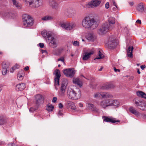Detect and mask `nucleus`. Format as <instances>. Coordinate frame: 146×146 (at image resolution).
Wrapping results in <instances>:
<instances>
[{
	"mask_svg": "<svg viewBox=\"0 0 146 146\" xmlns=\"http://www.w3.org/2000/svg\"><path fill=\"white\" fill-rule=\"evenodd\" d=\"M108 21L109 23L107 22L104 23L99 29L98 32L100 35L104 34L114 27V24L115 23V18L113 17H110Z\"/></svg>",
	"mask_w": 146,
	"mask_h": 146,
	"instance_id": "1",
	"label": "nucleus"
},
{
	"mask_svg": "<svg viewBox=\"0 0 146 146\" xmlns=\"http://www.w3.org/2000/svg\"><path fill=\"white\" fill-rule=\"evenodd\" d=\"M82 23L83 27L86 29H95L98 26L96 21L89 17H85L82 21Z\"/></svg>",
	"mask_w": 146,
	"mask_h": 146,
	"instance_id": "2",
	"label": "nucleus"
},
{
	"mask_svg": "<svg viewBox=\"0 0 146 146\" xmlns=\"http://www.w3.org/2000/svg\"><path fill=\"white\" fill-rule=\"evenodd\" d=\"M42 36L45 38L48 39L49 41L48 44L50 46L54 48H56L57 46V44L54 38L52 37L53 33L50 31H44L42 32Z\"/></svg>",
	"mask_w": 146,
	"mask_h": 146,
	"instance_id": "3",
	"label": "nucleus"
},
{
	"mask_svg": "<svg viewBox=\"0 0 146 146\" xmlns=\"http://www.w3.org/2000/svg\"><path fill=\"white\" fill-rule=\"evenodd\" d=\"M35 98L36 104V106L35 107H31L29 109V110L30 112H33V111L36 110L38 109L39 104L44 102V98L41 95L37 94L35 96Z\"/></svg>",
	"mask_w": 146,
	"mask_h": 146,
	"instance_id": "4",
	"label": "nucleus"
},
{
	"mask_svg": "<svg viewBox=\"0 0 146 146\" xmlns=\"http://www.w3.org/2000/svg\"><path fill=\"white\" fill-rule=\"evenodd\" d=\"M23 23L25 27H30L33 25L34 21L33 19L27 14H24L22 16Z\"/></svg>",
	"mask_w": 146,
	"mask_h": 146,
	"instance_id": "5",
	"label": "nucleus"
},
{
	"mask_svg": "<svg viewBox=\"0 0 146 146\" xmlns=\"http://www.w3.org/2000/svg\"><path fill=\"white\" fill-rule=\"evenodd\" d=\"M94 98H96L102 99L105 98L106 99L111 98H113L112 95L108 92H98L96 93L94 95Z\"/></svg>",
	"mask_w": 146,
	"mask_h": 146,
	"instance_id": "6",
	"label": "nucleus"
},
{
	"mask_svg": "<svg viewBox=\"0 0 146 146\" xmlns=\"http://www.w3.org/2000/svg\"><path fill=\"white\" fill-rule=\"evenodd\" d=\"M60 26L62 28L66 30H71L73 29L76 26L75 24L73 22L60 23Z\"/></svg>",
	"mask_w": 146,
	"mask_h": 146,
	"instance_id": "7",
	"label": "nucleus"
},
{
	"mask_svg": "<svg viewBox=\"0 0 146 146\" xmlns=\"http://www.w3.org/2000/svg\"><path fill=\"white\" fill-rule=\"evenodd\" d=\"M68 84V82L67 80L64 79L62 81L59 92V95L61 96H64L66 91L67 87Z\"/></svg>",
	"mask_w": 146,
	"mask_h": 146,
	"instance_id": "8",
	"label": "nucleus"
},
{
	"mask_svg": "<svg viewBox=\"0 0 146 146\" xmlns=\"http://www.w3.org/2000/svg\"><path fill=\"white\" fill-rule=\"evenodd\" d=\"M101 0H93L83 6L84 8H94L98 6L100 3Z\"/></svg>",
	"mask_w": 146,
	"mask_h": 146,
	"instance_id": "9",
	"label": "nucleus"
},
{
	"mask_svg": "<svg viewBox=\"0 0 146 146\" xmlns=\"http://www.w3.org/2000/svg\"><path fill=\"white\" fill-rule=\"evenodd\" d=\"M134 103L135 106L141 110H146V104L143 102L134 99Z\"/></svg>",
	"mask_w": 146,
	"mask_h": 146,
	"instance_id": "10",
	"label": "nucleus"
},
{
	"mask_svg": "<svg viewBox=\"0 0 146 146\" xmlns=\"http://www.w3.org/2000/svg\"><path fill=\"white\" fill-rule=\"evenodd\" d=\"M116 40L113 36L110 37L108 40V47L111 49L114 48L117 45Z\"/></svg>",
	"mask_w": 146,
	"mask_h": 146,
	"instance_id": "11",
	"label": "nucleus"
},
{
	"mask_svg": "<svg viewBox=\"0 0 146 146\" xmlns=\"http://www.w3.org/2000/svg\"><path fill=\"white\" fill-rule=\"evenodd\" d=\"M67 94L70 99L76 100L78 98V97L77 96V94L74 90L72 89H68V90Z\"/></svg>",
	"mask_w": 146,
	"mask_h": 146,
	"instance_id": "12",
	"label": "nucleus"
},
{
	"mask_svg": "<svg viewBox=\"0 0 146 146\" xmlns=\"http://www.w3.org/2000/svg\"><path fill=\"white\" fill-rule=\"evenodd\" d=\"M54 74L55 75V77L54 78V85L55 86L56 85H59L60 78L61 76L59 70L56 69L54 71Z\"/></svg>",
	"mask_w": 146,
	"mask_h": 146,
	"instance_id": "13",
	"label": "nucleus"
},
{
	"mask_svg": "<svg viewBox=\"0 0 146 146\" xmlns=\"http://www.w3.org/2000/svg\"><path fill=\"white\" fill-rule=\"evenodd\" d=\"M9 63L7 61H4L3 62L2 64V74L3 75H5L9 71L7 70V68L9 66Z\"/></svg>",
	"mask_w": 146,
	"mask_h": 146,
	"instance_id": "14",
	"label": "nucleus"
},
{
	"mask_svg": "<svg viewBox=\"0 0 146 146\" xmlns=\"http://www.w3.org/2000/svg\"><path fill=\"white\" fill-rule=\"evenodd\" d=\"M63 73L67 77L70 78L72 77L75 74L74 71L72 69L69 68L64 70L63 71Z\"/></svg>",
	"mask_w": 146,
	"mask_h": 146,
	"instance_id": "15",
	"label": "nucleus"
},
{
	"mask_svg": "<svg viewBox=\"0 0 146 146\" xmlns=\"http://www.w3.org/2000/svg\"><path fill=\"white\" fill-rule=\"evenodd\" d=\"M112 104L110 103V100L109 99L105 100L102 101L99 104L102 108L105 109L109 106H111Z\"/></svg>",
	"mask_w": 146,
	"mask_h": 146,
	"instance_id": "16",
	"label": "nucleus"
},
{
	"mask_svg": "<svg viewBox=\"0 0 146 146\" xmlns=\"http://www.w3.org/2000/svg\"><path fill=\"white\" fill-rule=\"evenodd\" d=\"M49 5L53 9L57 10L59 8V5L55 0L50 1Z\"/></svg>",
	"mask_w": 146,
	"mask_h": 146,
	"instance_id": "17",
	"label": "nucleus"
},
{
	"mask_svg": "<svg viewBox=\"0 0 146 146\" xmlns=\"http://www.w3.org/2000/svg\"><path fill=\"white\" fill-rule=\"evenodd\" d=\"M104 121L106 122H111L113 123H115L116 122H119V120L116 121L114 118H109L106 116H104L102 117Z\"/></svg>",
	"mask_w": 146,
	"mask_h": 146,
	"instance_id": "18",
	"label": "nucleus"
},
{
	"mask_svg": "<svg viewBox=\"0 0 146 146\" xmlns=\"http://www.w3.org/2000/svg\"><path fill=\"white\" fill-rule=\"evenodd\" d=\"M88 108L90 110L96 113L98 112L99 109L97 108L94 105L91 103H88L87 105Z\"/></svg>",
	"mask_w": 146,
	"mask_h": 146,
	"instance_id": "19",
	"label": "nucleus"
},
{
	"mask_svg": "<svg viewBox=\"0 0 146 146\" xmlns=\"http://www.w3.org/2000/svg\"><path fill=\"white\" fill-rule=\"evenodd\" d=\"M31 7H38L42 5V2L41 0H35L33 1Z\"/></svg>",
	"mask_w": 146,
	"mask_h": 146,
	"instance_id": "20",
	"label": "nucleus"
},
{
	"mask_svg": "<svg viewBox=\"0 0 146 146\" xmlns=\"http://www.w3.org/2000/svg\"><path fill=\"white\" fill-rule=\"evenodd\" d=\"M3 16L4 17L6 18H13L15 14L11 11H8L3 13Z\"/></svg>",
	"mask_w": 146,
	"mask_h": 146,
	"instance_id": "21",
	"label": "nucleus"
},
{
	"mask_svg": "<svg viewBox=\"0 0 146 146\" xmlns=\"http://www.w3.org/2000/svg\"><path fill=\"white\" fill-rule=\"evenodd\" d=\"M94 53L92 50L90 51L89 52H85L83 56L82 59L83 60H88L90 57V56Z\"/></svg>",
	"mask_w": 146,
	"mask_h": 146,
	"instance_id": "22",
	"label": "nucleus"
},
{
	"mask_svg": "<svg viewBox=\"0 0 146 146\" xmlns=\"http://www.w3.org/2000/svg\"><path fill=\"white\" fill-rule=\"evenodd\" d=\"M114 87V85L111 83H107L104 84L101 87L102 90H107L113 88Z\"/></svg>",
	"mask_w": 146,
	"mask_h": 146,
	"instance_id": "23",
	"label": "nucleus"
},
{
	"mask_svg": "<svg viewBox=\"0 0 146 146\" xmlns=\"http://www.w3.org/2000/svg\"><path fill=\"white\" fill-rule=\"evenodd\" d=\"M129 111L132 114L137 116H139L140 115L139 112L136 110L133 107H130L129 109Z\"/></svg>",
	"mask_w": 146,
	"mask_h": 146,
	"instance_id": "24",
	"label": "nucleus"
},
{
	"mask_svg": "<svg viewBox=\"0 0 146 146\" xmlns=\"http://www.w3.org/2000/svg\"><path fill=\"white\" fill-rule=\"evenodd\" d=\"M25 88V84L24 83L19 84L16 86V90L18 91H22Z\"/></svg>",
	"mask_w": 146,
	"mask_h": 146,
	"instance_id": "25",
	"label": "nucleus"
},
{
	"mask_svg": "<svg viewBox=\"0 0 146 146\" xmlns=\"http://www.w3.org/2000/svg\"><path fill=\"white\" fill-rule=\"evenodd\" d=\"M66 104L67 107L68 108L73 110L76 109V107L73 102L70 101H68L67 102Z\"/></svg>",
	"mask_w": 146,
	"mask_h": 146,
	"instance_id": "26",
	"label": "nucleus"
},
{
	"mask_svg": "<svg viewBox=\"0 0 146 146\" xmlns=\"http://www.w3.org/2000/svg\"><path fill=\"white\" fill-rule=\"evenodd\" d=\"M133 49V46H130L127 50V55L128 57H132L133 56L132 51Z\"/></svg>",
	"mask_w": 146,
	"mask_h": 146,
	"instance_id": "27",
	"label": "nucleus"
},
{
	"mask_svg": "<svg viewBox=\"0 0 146 146\" xmlns=\"http://www.w3.org/2000/svg\"><path fill=\"white\" fill-rule=\"evenodd\" d=\"M86 37L88 40L91 41H94L95 38V36L92 33L88 34Z\"/></svg>",
	"mask_w": 146,
	"mask_h": 146,
	"instance_id": "28",
	"label": "nucleus"
},
{
	"mask_svg": "<svg viewBox=\"0 0 146 146\" xmlns=\"http://www.w3.org/2000/svg\"><path fill=\"white\" fill-rule=\"evenodd\" d=\"M13 2L14 6H15L17 9H20L22 8L21 5L19 2H17L16 0H11Z\"/></svg>",
	"mask_w": 146,
	"mask_h": 146,
	"instance_id": "29",
	"label": "nucleus"
},
{
	"mask_svg": "<svg viewBox=\"0 0 146 146\" xmlns=\"http://www.w3.org/2000/svg\"><path fill=\"white\" fill-rule=\"evenodd\" d=\"M13 2L14 6H15L17 9H20L22 8L21 5L19 2H17L16 0H11Z\"/></svg>",
	"mask_w": 146,
	"mask_h": 146,
	"instance_id": "30",
	"label": "nucleus"
},
{
	"mask_svg": "<svg viewBox=\"0 0 146 146\" xmlns=\"http://www.w3.org/2000/svg\"><path fill=\"white\" fill-rule=\"evenodd\" d=\"M137 96L139 97L146 99V94L145 93L141 91H138L137 92Z\"/></svg>",
	"mask_w": 146,
	"mask_h": 146,
	"instance_id": "31",
	"label": "nucleus"
},
{
	"mask_svg": "<svg viewBox=\"0 0 146 146\" xmlns=\"http://www.w3.org/2000/svg\"><path fill=\"white\" fill-rule=\"evenodd\" d=\"M73 83L76 85L78 86L79 87H81L82 86V82L80 81L78 78H75L73 80Z\"/></svg>",
	"mask_w": 146,
	"mask_h": 146,
	"instance_id": "32",
	"label": "nucleus"
},
{
	"mask_svg": "<svg viewBox=\"0 0 146 146\" xmlns=\"http://www.w3.org/2000/svg\"><path fill=\"white\" fill-rule=\"evenodd\" d=\"M53 19V17L49 15H46L43 17L41 19L44 21H47L51 20Z\"/></svg>",
	"mask_w": 146,
	"mask_h": 146,
	"instance_id": "33",
	"label": "nucleus"
},
{
	"mask_svg": "<svg viewBox=\"0 0 146 146\" xmlns=\"http://www.w3.org/2000/svg\"><path fill=\"white\" fill-rule=\"evenodd\" d=\"M110 103H111L112 104L111 106L113 105L115 106H118L120 104L119 102L116 100H110Z\"/></svg>",
	"mask_w": 146,
	"mask_h": 146,
	"instance_id": "34",
	"label": "nucleus"
},
{
	"mask_svg": "<svg viewBox=\"0 0 146 146\" xmlns=\"http://www.w3.org/2000/svg\"><path fill=\"white\" fill-rule=\"evenodd\" d=\"M144 7L143 3L139 4L137 6V9L139 11L142 12L144 10Z\"/></svg>",
	"mask_w": 146,
	"mask_h": 146,
	"instance_id": "35",
	"label": "nucleus"
},
{
	"mask_svg": "<svg viewBox=\"0 0 146 146\" xmlns=\"http://www.w3.org/2000/svg\"><path fill=\"white\" fill-rule=\"evenodd\" d=\"M104 58V55L100 52L99 51L98 55L96 56V58H94V60L96 59H100Z\"/></svg>",
	"mask_w": 146,
	"mask_h": 146,
	"instance_id": "36",
	"label": "nucleus"
},
{
	"mask_svg": "<svg viewBox=\"0 0 146 146\" xmlns=\"http://www.w3.org/2000/svg\"><path fill=\"white\" fill-rule=\"evenodd\" d=\"M54 108V106L50 105H48L46 108V110L48 111H51L52 110V109Z\"/></svg>",
	"mask_w": 146,
	"mask_h": 146,
	"instance_id": "37",
	"label": "nucleus"
},
{
	"mask_svg": "<svg viewBox=\"0 0 146 146\" xmlns=\"http://www.w3.org/2000/svg\"><path fill=\"white\" fill-rule=\"evenodd\" d=\"M7 121L6 118L5 117H3L1 118V125L5 124Z\"/></svg>",
	"mask_w": 146,
	"mask_h": 146,
	"instance_id": "38",
	"label": "nucleus"
},
{
	"mask_svg": "<svg viewBox=\"0 0 146 146\" xmlns=\"http://www.w3.org/2000/svg\"><path fill=\"white\" fill-rule=\"evenodd\" d=\"M24 1H25L26 3L27 4H29V6H31L32 5V3L33 1L35 0H23Z\"/></svg>",
	"mask_w": 146,
	"mask_h": 146,
	"instance_id": "39",
	"label": "nucleus"
},
{
	"mask_svg": "<svg viewBox=\"0 0 146 146\" xmlns=\"http://www.w3.org/2000/svg\"><path fill=\"white\" fill-rule=\"evenodd\" d=\"M19 65H18L16 64L15 66H13L10 70V72L13 73L14 71L17 68H18L19 67Z\"/></svg>",
	"mask_w": 146,
	"mask_h": 146,
	"instance_id": "40",
	"label": "nucleus"
},
{
	"mask_svg": "<svg viewBox=\"0 0 146 146\" xmlns=\"http://www.w3.org/2000/svg\"><path fill=\"white\" fill-rule=\"evenodd\" d=\"M72 44L74 46H79V43L78 41H75L72 42Z\"/></svg>",
	"mask_w": 146,
	"mask_h": 146,
	"instance_id": "41",
	"label": "nucleus"
},
{
	"mask_svg": "<svg viewBox=\"0 0 146 146\" xmlns=\"http://www.w3.org/2000/svg\"><path fill=\"white\" fill-rule=\"evenodd\" d=\"M17 78L19 80H21L23 78V77L22 75L18 74L17 75Z\"/></svg>",
	"mask_w": 146,
	"mask_h": 146,
	"instance_id": "42",
	"label": "nucleus"
},
{
	"mask_svg": "<svg viewBox=\"0 0 146 146\" xmlns=\"http://www.w3.org/2000/svg\"><path fill=\"white\" fill-rule=\"evenodd\" d=\"M58 61H61L62 62H63L64 63H65L64 62V59L63 57H61L60 58H59L58 59Z\"/></svg>",
	"mask_w": 146,
	"mask_h": 146,
	"instance_id": "43",
	"label": "nucleus"
},
{
	"mask_svg": "<svg viewBox=\"0 0 146 146\" xmlns=\"http://www.w3.org/2000/svg\"><path fill=\"white\" fill-rule=\"evenodd\" d=\"M105 8L106 9H108L110 7L109 3L108 2H107L105 4Z\"/></svg>",
	"mask_w": 146,
	"mask_h": 146,
	"instance_id": "44",
	"label": "nucleus"
},
{
	"mask_svg": "<svg viewBox=\"0 0 146 146\" xmlns=\"http://www.w3.org/2000/svg\"><path fill=\"white\" fill-rule=\"evenodd\" d=\"M63 115V113L62 111L61 110H59L58 113V116H62Z\"/></svg>",
	"mask_w": 146,
	"mask_h": 146,
	"instance_id": "45",
	"label": "nucleus"
},
{
	"mask_svg": "<svg viewBox=\"0 0 146 146\" xmlns=\"http://www.w3.org/2000/svg\"><path fill=\"white\" fill-rule=\"evenodd\" d=\"M58 106L59 108L60 109H62L63 107V105L61 103H60L58 104Z\"/></svg>",
	"mask_w": 146,
	"mask_h": 146,
	"instance_id": "46",
	"label": "nucleus"
},
{
	"mask_svg": "<svg viewBox=\"0 0 146 146\" xmlns=\"http://www.w3.org/2000/svg\"><path fill=\"white\" fill-rule=\"evenodd\" d=\"M113 69L114 71L116 72H120V70L119 69H117L115 67H114L113 68Z\"/></svg>",
	"mask_w": 146,
	"mask_h": 146,
	"instance_id": "47",
	"label": "nucleus"
},
{
	"mask_svg": "<svg viewBox=\"0 0 146 146\" xmlns=\"http://www.w3.org/2000/svg\"><path fill=\"white\" fill-rule=\"evenodd\" d=\"M57 100V98L56 97H54L53 98L52 102H56Z\"/></svg>",
	"mask_w": 146,
	"mask_h": 146,
	"instance_id": "48",
	"label": "nucleus"
},
{
	"mask_svg": "<svg viewBox=\"0 0 146 146\" xmlns=\"http://www.w3.org/2000/svg\"><path fill=\"white\" fill-rule=\"evenodd\" d=\"M40 47L41 48H43L44 47V44L42 43H39V44Z\"/></svg>",
	"mask_w": 146,
	"mask_h": 146,
	"instance_id": "49",
	"label": "nucleus"
},
{
	"mask_svg": "<svg viewBox=\"0 0 146 146\" xmlns=\"http://www.w3.org/2000/svg\"><path fill=\"white\" fill-rule=\"evenodd\" d=\"M145 65H141V68L142 70H143L145 68Z\"/></svg>",
	"mask_w": 146,
	"mask_h": 146,
	"instance_id": "50",
	"label": "nucleus"
},
{
	"mask_svg": "<svg viewBox=\"0 0 146 146\" xmlns=\"http://www.w3.org/2000/svg\"><path fill=\"white\" fill-rule=\"evenodd\" d=\"M9 146H16L14 143H11L9 145Z\"/></svg>",
	"mask_w": 146,
	"mask_h": 146,
	"instance_id": "51",
	"label": "nucleus"
},
{
	"mask_svg": "<svg viewBox=\"0 0 146 146\" xmlns=\"http://www.w3.org/2000/svg\"><path fill=\"white\" fill-rule=\"evenodd\" d=\"M136 23H138L139 24H141V21L139 19L137 20L136 21Z\"/></svg>",
	"mask_w": 146,
	"mask_h": 146,
	"instance_id": "52",
	"label": "nucleus"
},
{
	"mask_svg": "<svg viewBox=\"0 0 146 146\" xmlns=\"http://www.w3.org/2000/svg\"><path fill=\"white\" fill-rule=\"evenodd\" d=\"M113 4L114 5L116 8H117V4L115 2V1H113Z\"/></svg>",
	"mask_w": 146,
	"mask_h": 146,
	"instance_id": "53",
	"label": "nucleus"
},
{
	"mask_svg": "<svg viewBox=\"0 0 146 146\" xmlns=\"http://www.w3.org/2000/svg\"><path fill=\"white\" fill-rule=\"evenodd\" d=\"M29 69V67L27 66H26L25 68H24V70L25 71H27Z\"/></svg>",
	"mask_w": 146,
	"mask_h": 146,
	"instance_id": "54",
	"label": "nucleus"
},
{
	"mask_svg": "<svg viewBox=\"0 0 146 146\" xmlns=\"http://www.w3.org/2000/svg\"><path fill=\"white\" fill-rule=\"evenodd\" d=\"M129 4L131 6H132L133 5V3L132 2H130L129 3Z\"/></svg>",
	"mask_w": 146,
	"mask_h": 146,
	"instance_id": "55",
	"label": "nucleus"
},
{
	"mask_svg": "<svg viewBox=\"0 0 146 146\" xmlns=\"http://www.w3.org/2000/svg\"><path fill=\"white\" fill-rule=\"evenodd\" d=\"M79 106L80 107H83V104L81 103H79Z\"/></svg>",
	"mask_w": 146,
	"mask_h": 146,
	"instance_id": "56",
	"label": "nucleus"
},
{
	"mask_svg": "<svg viewBox=\"0 0 146 146\" xmlns=\"http://www.w3.org/2000/svg\"><path fill=\"white\" fill-rule=\"evenodd\" d=\"M103 68V67L102 66H101V68H100V69L98 70L99 71H101L102 70Z\"/></svg>",
	"mask_w": 146,
	"mask_h": 146,
	"instance_id": "57",
	"label": "nucleus"
},
{
	"mask_svg": "<svg viewBox=\"0 0 146 146\" xmlns=\"http://www.w3.org/2000/svg\"><path fill=\"white\" fill-rule=\"evenodd\" d=\"M137 73L139 74H140V73H141V72H140V71H139V69H137Z\"/></svg>",
	"mask_w": 146,
	"mask_h": 146,
	"instance_id": "58",
	"label": "nucleus"
},
{
	"mask_svg": "<svg viewBox=\"0 0 146 146\" xmlns=\"http://www.w3.org/2000/svg\"><path fill=\"white\" fill-rule=\"evenodd\" d=\"M4 143V142H3L2 141L1 142V143H0L1 145H3Z\"/></svg>",
	"mask_w": 146,
	"mask_h": 146,
	"instance_id": "59",
	"label": "nucleus"
},
{
	"mask_svg": "<svg viewBox=\"0 0 146 146\" xmlns=\"http://www.w3.org/2000/svg\"><path fill=\"white\" fill-rule=\"evenodd\" d=\"M71 56H74V54H71Z\"/></svg>",
	"mask_w": 146,
	"mask_h": 146,
	"instance_id": "60",
	"label": "nucleus"
},
{
	"mask_svg": "<svg viewBox=\"0 0 146 146\" xmlns=\"http://www.w3.org/2000/svg\"><path fill=\"white\" fill-rule=\"evenodd\" d=\"M58 67H60V64H58Z\"/></svg>",
	"mask_w": 146,
	"mask_h": 146,
	"instance_id": "61",
	"label": "nucleus"
},
{
	"mask_svg": "<svg viewBox=\"0 0 146 146\" xmlns=\"http://www.w3.org/2000/svg\"><path fill=\"white\" fill-rule=\"evenodd\" d=\"M12 125H10L9 126L11 127H12Z\"/></svg>",
	"mask_w": 146,
	"mask_h": 146,
	"instance_id": "62",
	"label": "nucleus"
},
{
	"mask_svg": "<svg viewBox=\"0 0 146 146\" xmlns=\"http://www.w3.org/2000/svg\"><path fill=\"white\" fill-rule=\"evenodd\" d=\"M82 41H84V39H83L82 40Z\"/></svg>",
	"mask_w": 146,
	"mask_h": 146,
	"instance_id": "63",
	"label": "nucleus"
}]
</instances>
